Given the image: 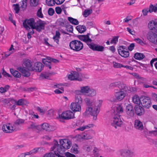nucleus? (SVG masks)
Here are the masks:
<instances>
[{
  "mask_svg": "<svg viewBox=\"0 0 157 157\" xmlns=\"http://www.w3.org/2000/svg\"><path fill=\"white\" fill-rule=\"evenodd\" d=\"M45 22L42 20H24L23 25L27 31L31 29H36L38 32L44 29Z\"/></svg>",
  "mask_w": 157,
  "mask_h": 157,
  "instance_id": "1",
  "label": "nucleus"
},
{
  "mask_svg": "<svg viewBox=\"0 0 157 157\" xmlns=\"http://www.w3.org/2000/svg\"><path fill=\"white\" fill-rule=\"evenodd\" d=\"M33 63L29 59H25L23 62V67H18L17 70L21 72L22 75L25 77H28L31 75L30 71H32Z\"/></svg>",
  "mask_w": 157,
  "mask_h": 157,
  "instance_id": "2",
  "label": "nucleus"
},
{
  "mask_svg": "<svg viewBox=\"0 0 157 157\" xmlns=\"http://www.w3.org/2000/svg\"><path fill=\"white\" fill-rule=\"evenodd\" d=\"M59 142L61 145L58 146L57 151L60 154H63L66 150L70 148L71 147V142L68 139L59 140Z\"/></svg>",
  "mask_w": 157,
  "mask_h": 157,
  "instance_id": "3",
  "label": "nucleus"
},
{
  "mask_svg": "<svg viewBox=\"0 0 157 157\" xmlns=\"http://www.w3.org/2000/svg\"><path fill=\"white\" fill-rule=\"evenodd\" d=\"M69 46L71 49L75 51H79L83 48L82 43L77 40L71 41L70 43Z\"/></svg>",
  "mask_w": 157,
  "mask_h": 157,
  "instance_id": "4",
  "label": "nucleus"
},
{
  "mask_svg": "<svg viewBox=\"0 0 157 157\" xmlns=\"http://www.w3.org/2000/svg\"><path fill=\"white\" fill-rule=\"evenodd\" d=\"M113 122L111 123V125L117 128L118 127H121L123 124V121L121 119L120 115H115V113L114 112Z\"/></svg>",
  "mask_w": 157,
  "mask_h": 157,
  "instance_id": "5",
  "label": "nucleus"
},
{
  "mask_svg": "<svg viewBox=\"0 0 157 157\" xmlns=\"http://www.w3.org/2000/svg\"><path fill=\"white\" fill-rule=\"evenodd\" d=\"M114 95L115 98H113L110 99V101L112 102L121 101L125 97L126 94L124 91L121 90L118 92H115Z\"/></svg>",
  "mask_w": 157,
  "mask_h": 157,
  "instance_id": "6",
  "label": "nucleus"
},
{
  "mask_svg": "<svg viewBox=\"0 0 157 157\" xmlns=\"http://www.w3.org/2000/svg\"><path fill=\"white\" fill-rule=\"evenodd\" d=\"M140 99H141L140 103L143 107L147 109H149L151 107V102L149 97L144 96Z\"/></svg>",
  "mask_w": 157,
  "mask_h": 157,
  "instance_id": "7",
  "label": "nucleus"
},
{
  "mask_svg": "<svg viewBox=\"0 0 157 157\" xmlns=\"http://www.w3.org/2000/svg\"><path fill=\"white\" fill-rule=\"evenodd\" d=\"M60 118L63 120H69L75 117L74 113L70 110L63 112L61 115H59Z\"/></svg>",
  "mask_w": 157,
  "mask_h": 157,
  "instance_id": "8",
  "label": "nucleus"
},
{
  "mask_svg": "<svg viewBox=\"0 0 157 157\" xmlns=\"http://www.w3.org/2000/svg\"><path fill=\"white\" fill-rule=\"evenodd\" d=\"M118 52L119 54L122 57L127 58L129 56V52L125 46H119L118 49Z\"/></svg>",
  "mask_w": 157,
  "mask_h": 157,
  "instance_id": "9",
  "label": "nucleus"
},
{
  "mask_svg": "<svg viewBox=\"0 0 157 157\" xmlns=\"http://www.w3.org/2000/svg\"><path fill=\"white\" fill-rule=\"evenodd\" d=\"M147 38L151 42L157 44V34L153 32H149L147 34Z\"/></svg>",
  "mask_w": 157,
  "mask_h": 157,
  "instance_id": "10",
  "label": "nucleus"
},
{
  "mask_svg": "<svg viewBox=\"0 0 157 157\" xmlns=\"http://www.w3.org/2000/svg\"><path fill=\"white\" fill-rule=\"evenodd\" d=\"M3 131L6 133H11L15 130L13 125L12 126L10 123L3 125L2 127Z\"/></svg>",
  "mask_w": 157,
  "mask_h": 157,
  "instance_id": "11",
  "label": "nucleus"
},
{
  "mask_svg": "<svg viewBox=\"0 0 157 157\" xmlns=\"http://www.w3.org/2000/svg\"><path fill=\"white\" fill-rule=\"evenodd\" d=\"M121 157H132L134 155V152L128 149L122 150L120 151Z\"/></svg>",
  "mask_w": 157,
  "mask_h": 157,
  "instance_id": "12",
  "label": "nucleus"
},
{
  "mask_svg": "<svg viewBox=\"0 0 157 157\" xmlns=\"http://www.w3.org/2000/svg\"><path fill=\"white\" fill-rule=\"evenodd\" d=\"M134 110L133 106L130 104H128L126 106L125 110L126 113L129 118L134 116Z\"/></svg>",
  "mask_w": 157,
  "mask_h": 157,
  "instance_id": "13",
  "label": "nucleus"
},
{
  "mask_svg": "<svg viewBox=\"0 0 157 157\" xmlns=\"http://www.w3.org/2000/svg\"><path fill=\"white\" fill-rule=\"evenodd\" d=\"M44 65L40 62L35 63L33 64L32 71L40 72L43 69Z\"/></svg>",
  "mask_w": 157,
  "mask_h": 157,
  "instance_id": "14",
  "label": "nucleus"
},
{
  "mask_svg": "<svg viewBox=\"0 0 157 157\" xmlns=\"http://www.w3.org/2000/svg\"><path fill=\"white\" fill-rule=\"evenodd\" d=\"M88 46L90 49L93 51L102 52L104 49V47L103 46L96 45L93 44H88Z\"/></svg>",
  "mask_w": 157,
  "mask_h": 157,
  "instance_id": "15",
  "label": "nucleus"
},
{
  "mask_svg": "<svg viewBox=\"0 0 157 157\" xmlns=\"http://www.w3.org/2000/svg\"><path fill=\"white\" fill-rule=\"evenodd\" d=\"M135 113L138 116H141L143 115L145 113L144 108L141 106L136 105L134 107Z\"/></svg>",
  "mask_w": 157,
  "mask_h": 157,
  "instance_id": "16",
  "label": "nucleus"
},
{
  "mask_svg": "<svg viewBox=\"0 0 157 157\" xmlns=\"http://www.w3.org/2000/svg\"><path fill=\"white\" fill-rule=\"evenodd\" d=\"M148 27L150 30L157 33V22L154 20H151L149 23Z\"/></svg>",
  "mask_w": 157,
  "mask_h": 157,
  "instance_id": "17",
  "label": "nucleus"
},
{
  "mask_svg": "<svg viewBox=\"0 0 157 157\" xmlns=\"http://www.w3.org/2000/svg\"><path fill=\"white\" fill-rule=\"evenodd\" d=\"M71 109L74 112H81V105L75 103V102L72 103L70 105Z\"/></svg>",
  "mask_w": 157,
  "mask_h": 157,
  "instance_id": "18",
  "label": "nucleus"
},
{
  "mask_svg": "<svg viewBox=\"0 0 157 157\" xmlns=\"http://www.w3.org/2000/svg\"><path fill=\"white\" fill-rule=\"evenodd\" d=\"M78 37L81 40L86 43L88 45V44H90L89 43H91L92 41V40L88 37V35H80L78 36Z\"/></svg>",
  "mask_w": 157,
  "mask_h": 157,
  "instance_id": "19",
  "label": "nucleus"
},
{
  "mask_svg": "<svg viewBox=\"0 0 157 157\" xmlns=\"http://www.w3.org/2000/svg\"><path fill=\"white\" fill-rule=\"evenodd\" d=\"M40 126L39 130H45L46 131H51L53 130L51 126L47 123H44Z\"/></svg>",
  "mask_w": 157,
  "mask_h": 157,
  "instance_id": "20",
  "label": "nucleus"
},
{
  "mask_svg": "<svg viewBox=\"0 0 157 157\" xmlns=\"http://www.w3.org/2000/svg\"><path fill=\"white\" fill-rule=\"evenodd\" d=\"M134 127L140 130H142L144 128L142 123L140 120H136L134 121Z\"/></svg>",
  "mask_w": 157,
  "mask_h": 157,
  "instance_id": "21",
  "label": "nucleus"
},
{
  "mask_svg": "<svg viewBox=\"0 0 157 157\" xmlns=\"http://www.w3.org/2000/svg\"><path fill=\"white\" fill-rule=\"evenodd\" d=\"M25 121V120L21 119L17 120L13 124V126L15 128V129L17 130L18 129L19 126L23 124Z\"/></svg>",
  "mask_w": 157,
  "mask_h": 157,
  "instance_id": "22",
  "label": "nucleus"
},
{
  "mask_svg": "<svg viewBox=\"0 0 157 157\" xmlns=\"http://www.w3.org/2000/svg\"><path fill=\"white\" fill-rule=\"evenodd\" d=\"M96 108H94V109L93 110L92 107L88 106L87 108H86V111L84 113V115L85 116H87L89 114L90 115H93L94 114V111L96 110Z\"/></svg>",
  "mask_w": 157,
  "mask_h": 157,
  "instance_id": "23",
  "label": "nucleus"
},
{
  "mask_svg": "<svg viewBox=\"0 0 157 157\" xmlns=\"http://www.w3.org/2000/svg\"><path fill=\"white\" fill-rule=\"evenodd\" d=\"M102 102V101H99V104L98 105V107H96V110L94 111V114L93 115H91L92 116H93V119L94 120H96L97 119V115L99 112V108L101 105Z\"/></svg>",
  "mask_w": 157,
  "mask_h": 157,
  "instance_id": "24",
  "label": "nucleus"
},
{
  "mask_svg": "<svg viewBox=\"0 0 157 157\" xmlns=\"http://www.w3.org/2000/svg\"><path fill=\"white\" fill-rule=\"evenodd\" d=\"M116 111L114 110L112 114L113 115H114V113H115V115H119L121 113H122L123 112V109L122 107L120 105H117L115 108Z\"/></svg>",
  "mask_w": 157,
  "mask_h": 157,
  "instance_id": "25",
  "label": "nucleus"
},
{
  "mask_svg": "<svg viewBox=\"0 0 157 157\" xmlns=\"http://www.w3.org/2000/svg\"><path fill=\"white\" fill-rule=\"evenodd\" d=\"M10 70L11 74L15 78H19L21 77V75L17 71L15 70L13 68H10Z\"/></svg>",
  "mask_w": 157,
  "mask_h": 157,
  "instance_id": "26",
  "label": "nucleus"
},
{
  "mask_svg": "<svg viewBox=\"0 0 157 157\" xmlns=\"http://www.w3.org/2000/svg\"><path fill=\"white\" fill-rule=\"evenodd\" d=\"M60 34L58 31H56L55 35L53 37V39L56 43L59 44V39L60 38Z\"/></svg>",
  "mask_w": 157,
  "mask_h": 157,
  "instance_id": "27",
  "label": "nucleus"
},
{
  "mask_svg": "<svg viewBox=\"0 0 157 157\" xmlns=\"http://www.w3.org/2000/svg\"><path fill=\"white\" fill-rule=\"evenodd\" d=\"M145 57L144 55L141 53L137 52L135 53L134 55V58L137 60H141Z\"/></svg>",
  "mask_w": 157,
  "mask_h": 157,
  "instance_id": "28",
  "label": "nucleus"
},
{
  "mask_svg": "<svg viewBox=\"0 0 157 157\" xmlns=\"http://www.w3.org/2000/svg\"><path fill=\"white\" fill-rule=\"evenodd\" d=\"M76 29L79 33H82L86 30V27L83 25H78L76 26Z\"/></svg>",
  "mask_w": 157,
  "mask_h": 157,
  "instance_id": "29",
  "label": "nucleus"
},
{
  "mask_svg": "<svg viewBox=\"0 0 157 157\" xmlns=\"http://www.w3.org/2000/svg\"><path fill=\"white\" fill-rule=\"evenodd\" d=\"M75 103L79 104L81 105L82 104L83 99L81 96H79V95H77V96H75Z\"/></svg>",
  "mask_w": 157,
  "mask_h": 157,
  "instance_id": "30",
  "label": "nucleus"
},
{
  "mask_svg": "<svg viewBox=\"0 0 157 157\" xmlns=\"http://www.w3.org/2000/svg\"><path fill=\"white\" fill-rule=\"evenodd\" d=\"M28 104V102L25 100L21 99L17 101V105H25Z\"/></svg>",
  "mask_w": 157,
  "mask_h": 157,
  "instance_id": "31",
  "label": "nucleus"
},
{
  "mask_svg": "<svg viewBox=\"0 0 157 157\" xmlns=\"http://www.w3.org/2000/svg\"><path fill=\"white\" fill-rule=\"evenodd\" d=\"M94 126V125L93 124H89L87 125L83 126L82 127H79L78 128L77 130H80L81 131H83L85 129L90 128L93 127Z\"/></svg>",
  "mask_w": 157,
  "mask_h": 157,
  "instance_id": "32",
  "label": "nucleus"
},
{
  "mask_svg": "<svg viewBox=\"0 0 157 157\" xmlns=\"http://www.w3.org/2000/svg\"><path fill=\"white\" fill-rule=\"evenodd\" d=\"M96 94V92L95 90L93 89H90V88L86 95L88 96L92 97L95 95Z\"/></svg>",
  "mask_w": 157,
  "mask_h": 157,
  "instance_id": "33",
  "label": "nucleus"
},
{
  "mask_svg": "<svg viewBox=\"0 0 157 157\" xmlns=\"http://www.w3.org/2000/svg\"><path fill=\"white\" fill-rule=\"evenodd\" d=\"M149 12L151 13L152 12H156L157 11V5L156 6H153L151 4L149 6Z\"/></svg>",
  "mask_w": 157,
  "mask_h": 157,
  "instance_id": "34",
  "label": "nucleus"
},
{
  "mask_svg": "<svg viewBox=\"0 0 157 157\" xmlns=\"http://www.w3.org/2000/svg\"><path fill=\"white\" fill-rule=\"evenodd\" d=\"M120 84L121 82H120L112 83L109 85V88L110 89H112L115 87H119Z\"/></svg>",
  "mask_w": 157,
  "mask_h": 157,
  "instance_id": "35",
  "label": "nucleus"
},
{
  "mask_svg": "<svg viewBox=\"0 0 157 157\" xmlns=\"http://www.w3.org/2000/svg\"><path fill=\"white\" fill-rule=\"evenodd\" d=\"M89 88L90 87L88 86L81 87H80L81 92L82 94L86 95Z\"/></svg>",
  "mask_w": 157,
  "mask_h": 157,
  "instance_id": "36",
  "label": "nucleus"
},
{
  "mask_svg": "<svg viewBox=\"0 0 157 157\" xmlns=\"http://www.w3.org/2000/svg\"><path fill=\"white\" fill-rule=\"evenodd\" d=\"M42 62L43 63L45 64L46 66L48 67L50 69L51 68V65L52 63L51 62H50L49 60L47 59H43Z\"/></svg>",
  "mask_w": 157,
  "mask_h": 157,
  "instance_id": "37",
  "label": "nucleus"
},
{
  "mask_svg": "<svg viewBox=\"0 0 157 157\" xmlns=\"http://www.w3.org/2000/svg\"><path fill=\"white\" fill-rule=\"evenodd\" d=\"M132 101L135 104H138L140 103L141 100L137 95H135L132 98Z\"/></svg>",
  "mask_w": 157,
  "mask_h": 157,
  "instance_id": "38",
  "label": "nucleus"
},
{
  "mask_svg": "<svg viewBox=\"0 0 157 157\" xmlns=\"http://www.w3.org/2000/svg\"><path fill=\"white\" fill-rule=\"evenodd\" d=\"M92 12V9H86L83 12V15L85 17H87Z\"/></svg>",
  "mask_w": 157,
  "mask_h": 157,
  "instance_id": "39",
  "label": "nucleus"
},
{
  "mask_svg": "<svg viewBox=\"0 0 157 157\" xmlns=\"http://www.w3.org/2000/svg\"><path fill=\"white\" fill-rule=\"evenodd\" d=\"M30 6H31L36 7L38 4V0H30Z\"/></svg>",
  "mask_w": 157,
  "mask_h": 157,
  "instance_id": "40",
  "label": "nucleus"
},
{
  "mask_svg": "<svg viewBox=\"0 0 157 157\" xmlns=\"http://www.w3.org/2000/svg\"><path fill=\"white\" fill-rule=\"evenodd\" d=\"M77 148L78 146L76 144L74 146H72L71 149V152H72L74 153L75 154L78 153V151Z\"/></svg>",
  "mask_w": 157,
  "mask_h": 157,
  "instance_id": "41",
  "label": "nucleus"
},
{
  "mask_svg": "<svg viewBox=\"0 0 157 157\" xmlns=\"http://www.w3.org/2000/svg\"><path fill=\"white\" fill-rule=\"evenodd\" d=\"M84 100L87 105L89 107H93V102L90 101V99L88 98H86Z\"/></svg>",
  "mask_w": 157,
  "mask_h": 157,
  "instance_id": "42",
  "label": "nucleus"
},
{
  "mask_svg": "<svg viewBox=\"0 0 157 157\" xmlns=\"http://www.w3.org/2000/svg\"><path fill=\"white\" fill-rule=\"evenodd\" d=\"M73 75L75 78H76L77 80L79 81H82V79L80 78L81 73L79 74L78 72L75 71L74 72Z\"/></svg>",
  "mask_w": 157,
  "mask_h": 157,
  "instance_id": "43",
  "label": "nucleus"
},
{
  "mask_svg": "<svg viewBox=\"0 0 157 157\" xmlns=\"http://www.w3.org/2000/svg\"><path fill=\"white\" fill-rule=\"evenodd\" d=\"M47 5L49 6H52L55 5V0H46Z\"/></svg>",
  "mask_w": 157,
  "mask_h": 157,
  "instance_id": "44",
  "label": "nucleus"
},
{
  "mask_svg": "<svg viewBox=\"0 0 157 157\" xmlns=\"http://www.w3.org/2000/svg\"><path fill=\"white\" fill-rule=\"evenodd\" d=\"M29 128L32 129L35 128V129H37L39 130L40 126L36 125V123H32L30 124Z\"/></svg>",
  "mask_w": 157,
  "mask_h": 157,
  "instance_id": "45",
  "label": "nucleus"
},
{
  "mask_svg": "<svg viewBox=\"0 0 157 157\" xmlns=\"http://www.w3.org/2000/svg\"><path fill=\"white\" fill-rule=\"evenodd\" d=\"M83 148L87 151L89 152L92 149V146H89L88 145H85L83 146Z\"/></svg>",
  "mask_w": 157,
  "mask_h": 157,
  "instance_id": "46",
  "label": "nucleus"
},
{
  "mask_svg": "<svg viewBox=\"0 0 157 157\" xmlns=\"http://www.w3.org/2000/svg\"><path fill=\"white\" fill-rule=\"evenodd\" d=\"M113 66L114 67L116 68H121L123 67V65L120 63H116L115 62H113Z\"/></svg>",
  "mask_w": 157,
  "mask_h": 157,
  "instance_id": "47",
  "label": "nucleus"
},
{
  "mask_svg": "<svg viewBox=\"0 0 157 157\" xmlns=\"http://www.w3.org/2000/svg\"><path fill=\"white\" fill-rule=\"evenodd\" d=\"M62 85H63V84H61V83L57 84H56L54 85L53 87L55 88H57L61 90L62 91H64L63 87L61 86Z\"/></svg>",
  "mask_w": 157,
  "mask_h": 157,
  "instance_id": "48",
  "label": "nucleus"
},
{
  "mask_svg": "<svg viewBox=\"0 0 157 157\" xmlns=\"http://www.w3.org/2000/svg\"><path fill=\"white\" fill-rule=\"evenodd\" d=\"M41 10V7H40L37 11L36 15L38 17L43 18V15L42 13Z\"/></svg>",
  "mask_w": 157,
  "mask_h": 157,
  "instance_id": "49",
  "label": "nucleus"
},
{
  "mask_svg": "<svg viewBox=\"0 0 157 157\" xmlns=\"http://www.w3.org/2000/svg\"><path fill=\"white\" fill-rule=\"evenodd\" d=\"M67 27L66 28L67 31L69 33H73V26L70 25H67Z\"/></svg>",
  "mask_w": 157,
  "mask_h": 157,
  "instance_id": "50",
  "label": "nucleus"
},
{
  "mask_svg": "<svg viewBox=\"0 0 157 157\" xmlns=\"http://www.w3.org/2000/svg\"><path fill=\"white\" fill-rule=\"evenodd\" d=\"M55 151L53 152H51L48 154H46L44 156V157H55Z\"/></svg>",
  "mask_w": 157,
  "mask_h": 157,
  "instance_id": "51",
  "label": "nucleus"
},
{
  "mask_svg": "<svg viewBox=\"0 0 157 157\" xmlns=\"http://www.w3.org/2000/svg\"><path fill=\"white\" fill-rule=\"evenodd\" d=\"M0 102H2L3 105H5L10 102V98H5L2 100L0 99Z\"/></svg>",
  "mask_w": 157,
  "mask_h": 157,
  "instance_id": "52",
  "label": "nucleus"
},
{
  "mask_svg": "<svg viewBox=\"0 0 157 157\" xmlns=\"http://www.w3.org/2000/svg\"><path fill=\"white\" fill-rule=\"evenodd\" d=\"M14 7V9L15 11V13H19L20 10V8L18 4H13V5Z\"/></svg>",
  "mask_w": 157,
  "mask_h": 157,
  "instance_id": "53",
  "label": "nucleus"
},
{
  "mask_svg": "<svg viewBox=\"0 0 157 157\" xmlns=\"http://www.w3.org/2000/svg\"><path fill=\"white\" fill-rule=\"evenodd\" d=\"M58 146H60L58 144V142L56 140H55L54 141V145L52 147H51V150L52 151H53L55 148H56L57 147L58 148Z\"/></svg>",
  "mask_w": 157,
  "mask_h": 157,
  "instance_id": "54",
  "label": "nucleus"
},
{
  "mask_svg": "<svg viewBox=\"0 0 157 157\" xmlns=\"http://www.w3.org/2000/svg\"><path fill=\"white\" fill-rule=\"evenodd\" d=\"M27 0H23L22 1V5H21V8L22 9V10H25L27 7Z\"/></svg>",
  "mask_w": 157,
  "mask_h": 157,
  "instance_id": "55",
  "label": "nucleus"
},
{
  "mask_svg": "<svg viewBox=\"0 0 157 157\" xmlns=\"http://www.w3.org/2000/svg\"><path fill=\"white\" fill-rule=\"evenodd\" d=\"M28 31V33H27V36L28 39H29L31 38V35L33 34L34 33V31L33 30L31 29L29 31Z\"/></svg>",
  "mask_w": 157,
  "mask_h": 157,
  "instance_id": "56",
  "label": "nucleus"
},
{
  "mask_svg": "<svg viewBox=\"0 0 157 157\" xmlns=\"http://www.w3.org/2000/svg\"><path fill=\"white\" fill-rule=\"evenodd\" d=\"M98 151V148L96 147H94V149L93 150V153L94 155L96 157H98L99 156L98 154L97 153ZM100 157H101V156H100Z\"/></svg>",
  "mask_w": 157,
  "mask_h": 157,
  "instance_id": "57",
  "label": "nucleus"
},
{
  "mask_svg": "<svg viewBox=\"0 0 157 157\" xmlns=\"http://www.w3.org/2000/svg\"><path fill=\"white\" fill-rule=\"evenodd\" d=\"M142 12L144 16H146L147 15V13L149 12V8H146L142 10Z\"/></svg>",
  "mask_w": 157,
  "mask_h": 157,
  "instance_id": "58",
  "label": "nucleus"
},
{
  "mask_svg": "<svg viewBox=\"0 0 157 157\" xmlns=\"http://www.w3.org/2000/svg\"><path fill=\"white\" fill-rule=\"evenodd\" d=\"M89 78V77L87 75L81 73L80 78L82 79V81Z\"/></svg>",
  "mask_w": 157,
  "mask_h": 157,
  "instance_id": "59",
  "label": "nucleus"
},
{
  "mask_svg": "<svg viewBox=\"0 0 157 157\" xmlns=\"http://www.w3.org/2000/svg\"><path fill=\"white\" fill-rule=\"evenodd\" d=\"M45 59H48L49 60V62L51 63V62L54 63H56L59 62V60H58L49 57L46 58Z\"/></svg>",
  "mask_w": 157,
  "mask_h": 157,
  "instance_id": "60",
  "label": "nucleus"
},
{
  "mask_svg": "<svg viewBox=\"0 0 157 157\" xmlns=\"http://www.w3.org/2000/svg\"><path fill=\"white\" fill-rule=\"evenodd\" d=\"M118 36H114L113 39L111 40L110 43L111 44H116L117 42H118Z\"/></svg>",
  "mask_w": 157,
  "mask_h": 157,
  "instance_id": "61",
  "label": "nucleus"
},
{
  "mask_svg": "<svg viewBox=\"0 0 157 157\" xmlns=\"http://www.w3.org/2000/svg\"><path fill=\"white\" fill-rule=\"evenodd\" d=\"M59 25L63 27H65L66 28L67 27V25H66V23L65 20H62L61 21H59Z\"/></svg>",
  "mask_w": 157,
  "mask_h": 157,
  "instance_id": "62",
  "label": "nucleus"
},
{
  "mask_svg": "<svg viewBox=\"0 0 157 157\" xmlns=\"http://www.w3.org/2000/svg\"><path fill=\"white\" fill-rule=\"evenodd\" d=\"M134 40L141 45H143L144 44V42L139 38L135 39Z\"/></svg>",
  "mask_w": 157,
  "mask_h": 157,
  "instance_id": "63",
  "label": "nucleus"
},
{
  "mask_svg": "<svg viewBox=\"0 0 157 157\" xmlns=\"http://www.w3.org/2000/svg\"><path fill=\"white\" fill-rule=\"evenodd\" d=\"M65 155L66 157H76L75 155L72 154L68 152L65 153Z\"/></svg>",
  "mask_w": 157,
  "mask_h": 157,
  "instance_id": "64",
  "label": "nucleus"
}]
</instances>
